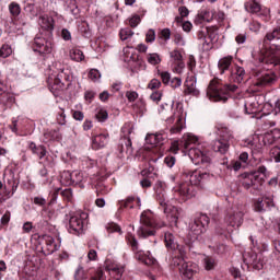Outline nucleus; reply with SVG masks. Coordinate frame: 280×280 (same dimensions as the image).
<instances>
[{
  "label": "nucleus",
  "instance_id": "obj_1",
  "mask_svg": "<svg viewBox=\"0 0 280 280\" xmlns=\"http://www.w3.org/2000/svg\"><path fill=\"white\" fill-rule=\"evenodd\" d=\"M198 143V137L186 133L182 138V145L186 152H188V156L195 165H201L203 170H207V172H211V167L213 165L211 161V155L209 153V150L203 148L202 145L198 147H191L196 145Z\"/></svg>",
  "mask_w": 280,
  "mask_h": 280
},
{
  "label": "nucleus",
  "instance_id": "obj_2",
  "mask_svg": "<svg viewBox=\"0 0 280 280\" xmlns=\"http://www.w3.org/2000/svg\"><path fill=\"white\" fill-rule=\"evenodd\" d=\"M184 182L175 189V194L185 201L198 194V186L209 180L211 173L207 171H188L184 173Z\"/></svg>",
  "mask_w": 280,
  "mask_h": 280
},
{
  "label": "nucleus",
  "instance_id": "obj_3",
  "mask_svg": "<svg viewBox=\"0 0 280 280\" xmlns=\"http://www.w3.org/2000/svg\"><path fill=\"white\" fill-rule=\"evenodd\" d=\"M167 184L164 182H156L155 184V200L159 203V209L166 214V219L171 226L178 224V208L168 205L167 202Z\"/></svg>",
  "mask_w": 280,
  "mask_h": 280
},
{
  "label": "nucleus",
  "instance_id": "obj_4",
  "mask_svg": "<svg viewBox=\"0 0 280 280\" xmlns=\"http://www.w3.org/2000/svg\"><path fill=\"white\" fill-rule=\"evenodd\" d=\"M235 91H237V85L222 84V81L213 79L207 88V97L210 102L226 104L231 97H234L233 93H235Z\"/></svg>",
  "mask_w": 280,
  "mask_h": 280
},
{
  "label": "nucleus",
  "instance_id": "obj_5",
  "mask_svg": "<svg viewBox=\"0 0 280 280\" xmlns=\"http://www.w3.org/2000/svg\"><path fill=\"white\" fill-rule=\"evenodd\" d=\"M140 228L138 229V237L142 240H148V237H153L156 235L159 229L167 226L163 221H156L154 213L150 210H144L140 215Z\"/></svg>",
  "mask_w": 280,
  "mask_h": 280
},
{
  "label": "nucleus",
  "instance_id": "obj_6",
  "mask_svg": "<svg viewBox=\"0 0 280 280\" xmlns=\"http://www.w3.org/2000/svg\"><path fill=\"white\" fill-rule=\"evenodd\" d=\"M54 47V37L49 35L45 37L43 34H37L31 42V48L33 49L34 54H36V56L43 60L44 65H47L45 62L51 58Z\"/></svg>",
  "mask_w": 280,
  "mask_h": 280
},
{
  "label": "nucleus",
  "instance_id": "obj_7",
  "mask_svg": "<svg viewBox=\"0 0 280 280\" xmlns=\"http://www.w3.org/2000/svg\"><path fill=\"white\" fill-rule=\"evenodd\" d=\"M266 172H268V168L264 164H260L256 167V170L241 174L242 186L244 189L261 191V187H264V183H266V180L264 177L259 176V174L266 176Z\"/></svg>",
  "mask_w": 280,
  "mask_h": 280
},
{
  "label": "nucleus",
  "instance_id": "obj_8",
  "mask_svg": "<svg viewBox=\"0 0 280 280\" xmlns=\"http://www.w3.org/2000/svg\"><path fill=\"white\" fill-rule=\"evenodd\" d=\"M126 243L130 246L132 253L135 254V259L140 261V264H144V266H156V258L152 256L150 252H143L139 249V241L135 234L128 232L125 236Z\"/></svg>",
  "mask_w": 280,
  "mask_h": 280
},
{
  "label": "nucleus",
  "instance_id": "obj_9",
  "mask_svg": "<svg viewBox=\"0 0 280 280\" xmlns=\"http://www.w3.org/2000/svg\"><path fill=\"white\" fill-rule=\"evenodd\" d=\"M215 130L220 139L214 140L212 142V150L214 152H219L220 154H226L229 152V148H231V139H233V131L223 124L217 125Z\"/></svg>",
  "mask_w": 280,
  "mask_h": 280
},
{
  "label": "nucleus",
  "instance_id": "obj_10",
  "mask_svg": "<svg viewBox=\"0 0 280 280\" xmlns=\"http://www.w3.org/2000/svg\"><path fill=\"white\" fill-rule=\"evenodd\" d=\"M48 86L51 93H56V91H65V89H69L71 86V70L69 69H60L58 74L51 79H48Z\"/></svg>",
  "mask_w": 280,
  "mask_h": 280
},
{
  "label": "nucleus",
  "instance_id": "obj_11",
  "mask_svg": "<svg viewBox=\"0 0 280 280\" xmlns=\"http://www.w3.org/2000/svg\"><path fill=\"white\" fill-rule=\"evenodd\" d=\"M260 65L277 67L280 65V45L273 44L262 50L258 58Z\"/></svg>",
  "mask_w": 280,
  "mask_h": 280
},
{
  "label": "nucleus",
  "instance_id": "obj_12",
  "mask_svg": "<svg viewBox=\"0 0 280 280\" xmlns=\"http://www.w3.org/2000/svg\"><path fill=\"white\" fill-rule=\"evenodd\" d=\"M252 73L256 78V86H272L278 80L277 73L270 69L255 68Z\"/></svg>",
  "mask_w": 280,
  "mask_h": 280
},
{
  "label": "nucleus",
  "instance_id": "obj_13",
  "mask_svg": "<svg viewBox=\"0 0 280 280\" xmlns=\"http://www.w3.org/2000/svg\"><path fill=\"white\" fill-rule=\"evenodd\" d=\"M89 213L77 212L69 219L68 232L72 235H80L84 231V225L88 224Z\"/></svg>",
  "mask_w": 280,
  "mask_h": 280
},
{
  "label": "nucleus",
  "instance_id": "obj_14",
  "mask_svg": "<svg viewBox=\"0 0 280 280\" xmlns=\"http://www.w3.org/2000/svg\"><path fill=\"white\" fill-rule=\"evenodd\" d=\"M224 222L231 229H240L244 224V212L235 208L226 210Z\"/></svg>",
  "mask_w": 280,
  "mask_h": 280
},
{
  "label": "nucleus",
  "instance_id": "obj_15",
  "mask_svg": "<svg viewBox=\"0 0 280 280\" xmlns=\"http://www.w3.org/2000/svg\"><path fill=\"white\" fill-rule=\"evenodd\" d=\"M164 244L168 253H178L179 255L187 253V247L178 244V240H176V236L172 232L164 233Z\"/></svg>",
  "mask_w": 280,
  "mask_h": 280
},
{
  "label": "nucleus",
  "instance_id": "obj_16",
  "mask_svg": "<svg viewBox=\"0 0 280 280\" xmlns=\"http://www.w3.org/2000/svg\"><path fill=\"white\" fill-rule=\"evenodd\" d=\"M28 150H31L32 154L38 156L39 161H43L45 159L48 167H54V165H56V163L54 162V156L47 155V148H45V145H37L35 144V142L30 141Z\"/></svg>",
  "mask_w": 280,
  "mask_h": 280
},
{
  "label": "nucleus",
  "instance_id": "obj_17",
  "mask_svg": "<svg viewBox=\"0 0 280 280\" xmlns=\"http://www.w3.org/2000/svg\"><path fill=\"white\" fill-rule=\"evenodd\" d=\"M210 222L211 219L209 218V215L201 213L200 215L195 218L194 223L190 226V231L195 235H202V233H207Z\"/></svg>",
  "mask_w": 280,
  "mask_h": 280
},
{
  "label": "nucleus",
  "instance_id": "obj_18",
  "mask_svg": "<svg viewBox=\"0 0 280 280\" xmlns=\"http://www.w3.org/2000/svg\"><path fill=\"white\" fill-rule=\"evenodd\" d=\"M118 210L116 212V215L119 218L121 213H124L125 209H135V207H138V209L141 208V198L137 196H128L125 199L117 201Z\"/></svg>",
  "mask_w": 280,
  "mask_h": 280
},
{
  "label": "nucleus",
  "instance_id": "obj_19",
  "mask_svg": "<svg viewBox=\"0 0 280 280\" xmlns=\"http://www.w3.org/2000/svg\"><path fill=\"white\" fill-rule=\"evenodd\" d=\"M58 196H60L61 200L65 202V207H67L68 202H73V190L71 188H57L50 194L49 205H56L58 202Z\"/></svg>",
  "mask_w": 280,
  "mask_h": 280
},
{
  "label": "nucleus",
  "instance_id": "obj_20",
  "mask_svg": "<svg viewBox=\"0 0 280 280\" xmlns=\"http://www.w3.org/2000/svg\"><path fill=\"white\" fill-rule=\"evenodd\" d=\"M229 82H233L234 84H242L244 79L246 78V70L244 67L233 63L229 73H226Z\"/></svg>",
  "mask_w": 280,
  "mask_h": 280
},
{
  "label": "nucleus",
  "instance_id": "obj_21",
  "mask_svg": "<svg viewBox=\"0 0 280 280\" xmlns=\"http://www.w3.org/2000/svg\"><path fill=\"white\" fill-rule=\"evenodd\" d=\"M244 261L249 268L254 270H264V258H261V254H257L253 250L245 253Z\"/></svg>",
  "mask_w": 280,
  "mask_h": 280
},
{
  "label": "nucleus",
  "instance_id": "obj_22",
  "mask_svg": "<svg viewBox=\"0 0 280 280\" xmlns=\"http://www.w3.org/2000/svg\"><path fill=\"white\" fill-rule=\"evenodd\" d=\"M197 79L196 74H190L186 78L184 83V95H192V97H198L200 95V90L196 88Z\"/></svg>",
  "mask_w": 280,
  "mask_h": 280
},
{
  "label": "nucleus",
  "instance_id": "obj_23",
  "mask_svg": "<svg viewBox=\"0 0 280 280\" xmlns=\"http://www.w3.org/2000/svg\"><path fill=\"white\" fill-rule=\"evenodd\" d=\"M25 126H27L26 118H12L9 128L14 135H18V137H23L25 135Z\"/></svg>",
  "mask_w": 280,
  "mask_h": 280
},
{
  "label": "nucleus",
  "instance_id": "obj_24",
  "mask_svg": "<svg viewBox=\"0 0 280 280\" xmlns=\"http://www.w3.org/2000/svg\"><path fill=\"white\" fill-rule=\"evenodd\" d=\"M179 272L185 280L194 279V275L198 272V265L186 261L179 267Z\"/></svg>",
  "mask_w": 280,
  "mask_h": 280
},
{
  "label": "nucleus",
  "instance_id": "obj_25",
  "mask_svg": "<svg viewBox=\"0 0 280 280\" xmlns=\"http://www.w3.org/2000/svg\"><path fill=\"white\" fill-rule=\"evenodd\" d=\"M271 207H275V201H272V198L270 197H261L254 202V210L258 213H262V211H268V209H270Z\"/></svg>",
  "mask_w": 280,
  "mask_h": 280
},
{
  "label": "nucleus",
  "instance_id": "obj_26",
  "mask_svg": "<svg viewBox=\"0 0 280 280\" xmlns=\"http://www.w3.org/2000/svg\"><path fill=\"white\" fill-rule=\"evenodd\" d=\"M105 270L109 272L110 277L116 280H120L124 277V266L117 264H110V261L105 262Z\"/></svg>",
  "mask_w": 280,
  "mask_h": 280
},
{
  "label": "nucleus",
  "instance_id": "obj_27",
  "mask_svg": "<svg viewBox=\"0 0 280 280\" xmlns=\"http://www.w3.org/2000/svg\"><path fill=\"white\" fill-rule=\"evenodd\" d=\"M106 145H108V132L93 136L92 138L93 150H102V148H106Z\"/></svg>",
  "mask_w": 280,
  "mask_h": 280
},
{
  "label": "nucleus",
  "instance_id": "obj_28",
  "mask_svg": "<svg viewBox=\"0 0 280 280\" xmlns=\"http://www.w3.org/2000/svg\"><path fill=\"white\" fill-rule=\"evenodd\" d=\"M231 67H233V56L231 55L221 58L218 62V69L221 75H226L231 71Z\"/></svg>",
  "mask_w": 280,
  "mask_h": 280
},
{
  "label": "nucleus",
  "instance_id": "obj_29",
  "mask_svg": "<svg viewBox=\"0 0 280 280\" xmlns=\"http://www.w3.org/2000/svg\"><path fill=\"white\" fill-rule=\"evenodd\" d=\"M171 59L175 63V70L180 73L185 69V61H183V52L179 49H174L170 52Z\"/></svg>",
  "mask_w": 280,
  "mask_h": 280
},
{
  "label": "nucleus",
  "instance_id": "obj_30",
  "mask_svg": "<svg viewBox=\"0 0 280 280\" xmlns=\"http://www.w3.org/2000/svg\"><path fill=\"white\" fill-rule=\"evenodd\" d=\"M56 22L54 21V18L48 15L40 16V27L45 32H48V36H51V33L54 32V25Z\"/></svg>",
  "mask_w": 280,
  "mask_h": 280
},
{
  "label": "nucleus",
  "instance_id": "obj_31",
  "mask_svg": "<svg viewBox=\"0 0 280 280\" xmlns=\"http://www.w3.org/2000/svg\"><path fill=\"white\" fill-rule=\"evenodd\" d=\"M245 12L248 14H259V10H261V4L257 2V0H247L244 2Z\"/></svg>",
  "mask_w": 280,
  "mask_h": 280
},
{
  "label": "nucleus",
  "instance_id": "obj_32",
  "mask_svg": "<svg viewBox=\"0 0 280 280\" xmlns=\"http://www.w3.org/2000/svg\"><path fill=\"white\" fill-rule=\"evenodd\" d=\"M171 266H173V268H180V266H183L186 261H185V255H187V252L184 254H179L178 252H171Z\"/></svg>",
  "mask_w": 280,
  "mask_h": 280
},
{
  "label": "nucleus",
  "instance_id": "obj_33",
  "mask_svg": "<svg viewBox=\"0 0 280 280\" xmlns=\"http://www.w3.org/2000/svg\"><path fill=\"white\" fill-rule=\"evenodd\" d=\"M272 40H280V26L275 27L272 31H269L264 37L265 47L268 46V43Z\"/></svg>",
  "mask_w": 280,
  "mask_h": 280
},
{
  "label": "nucleus",
  "instance_id": "obj_34",
  "mask_svg": "<svg viewBox=\"0 0 280 280\" xmlns=\"http://www.w3.org/2000/svg\"><path fill=\"white\" fill-rule=\"evenodd\" d=\"M45 238L48 255H54V253L60 248V243H56V240L51 235L45 234Z\"/></svg>",
  "mask_w": 280,
  "mask_h": 280
},
{
  "label": "nucleus",
  "instance_id": "obj_35",
  "mask_svg": "<svg viewBox=\"0 0 280 280\" xmlns=\"http://www.w3.org/2000/svg\"><path fill=\"white\" fill-rule=\"evenodd\" d=\"M145 12H148V11L142 9V10H139L138 13L131 15L128 19L130 27H132V28L137 27L141 23V19H143L145 16Z\"/></svg>",
  "mask_w": 280,
  "mask_h": 280
},
{
  "label": "nucleus",
  "instance_id": "obj_36",
  "mask_svg": "<svg viewBox=\"0 0 280 280\" xmlns=\"http://www.w3.org/2000/svg\"><path fill=\"white\" fill-rule=\"evenodd\" d=\"M245 113L247 115H253V117H257L259 113H261V107L259 106V103L253 102V103H245Z\"/></svg>",
  "mask_w": 280,
  "mask_h": 280
},
{
  "label": "nucleus",
  "instance_id": "obj_37",
  "mask_svg": "<svg viewBox=\"0 0 280 280\" xmlns=\"http://www.w3.org/2000/svg\"><path fill=\"white\" fill-rule=\"evenodd\" d=\"M44 138L46 141H60L62 135L60 133V129H50L44 132Z\"/></svg>",
  "mask_w": 280,
  "mask_h": 280
},
{
  "label": "nucleus",
  "instance_id": "obj_38",
  "mask_svg": "<svg viewBox=\"0 0 280 280\" xmlns=\"http://www.w3.org/2000/svg\"><path fill=\"white\" fill-rule=\"evenodd\" d=\"M4 187H8L12 190V194H16V190L19 189V182L16 178H14V174L11 173L7 180L4 182Z\"/></svg>",
  "mask_w": 280,
  "mask_h": 280
},
{
  "label": "nucleus",
  "instance_id": "obj_39",
  "mask_svg": "<svg viewBox=\"0 0 280 280\" xmlns=\"http://www.w3.org/2000/svg\"><path fill=\"white\" fill-rule=\"evenodd\" d=\"M206 30H208V33H207V38L208 40H205L207 47H211V44L213 43V40H215V36H218V30L219 27L218 26H209V27H206Z\"/></svg>",
  "mask_w": 280,
  "mask_h": 280
},
{
  "label": "nucleus",
  "instance_id": "obj_40",
  "mask_svg": "<svg viewBox=\"0 0 280 280\" xmlns=\"http://www.w3.org/2000/svg\"><path fill=\"white\" fill-rule=\"evenodd\" d=\"M47 161L44 162V166L38 171V176H40V183L42 185H48L49 184V171L47 170V167H49V165H47Z\"/></svg>",
  "mask_w": 280,
  "mask_h": 280
},
{
  "label": "nucleus",
  "instance_id": "obj_41",
  "mask_svg": "<svg viewBox=\"0 0 280 280\" xmlns=\"http://www.w3.org/2000/svg\"><path fill=\"white\" fill-rule=\"evenodd\" d=\"M44 242H46V243H44ZM36 250L38 253H43L45 255V257H47L49 255L48 249H47V241L45 238V234L42 236H38Z\"/></svg>",
  "mask_w": 280,
  "mask_h": 280
},
{
  "label": "nucleus",
  "instance_id": "obj_42",
  "mask_svg": "<svg viewBox=\"0 0 280 280\" xmlns=\"http://www.w3.org/2000/svg\"><path fill=\"white\" fill-rule=\"evenodd\" d=\"M9 12L11 14L12 21H16L21 15V4H19L18 2H11L9 4Z\"/></svg>",
  "mask_w": 280,
  "mask_h": 280
},
{
  "label": "nucleus",
  "instance_id": "obj_43",
  "mask_svg": "<svg viewBox=\"0 0 280 280\" xmlns=\"http://www.w3.org/2000/svg\"><path fill=\"white\" fill-rule=\"evenodd\" d=\"M215 234L222 240H229V237H231V231L220 223L215 225Z\"/></svg>",
  "mask_w": 280,
  "mask_h": 280
},
{
  "label": "nucleus",
  "instance_id": "obj_44",
  "mask_svg": "<svg viewBox=\"0 0 280 280\" xmlns=\"http://www.w3.org/2000/svg\"><path fill=\"white\" fill-rule=\"evenodd\" d=\"M183 128H185V121L183 120V117L178 116L175 125L170 130L171 135H180Z\"/></svg>",
  "mask_w": 280,
  "mask_h": 280
},
{
  "label": "nucleus",
  "instance_id": "obj_45",
  "mask_svg": "<svg viewBox=\"0 0 280 280\" xmlns=\"http://www.w3.org/2000/svg\"><path fill=\"white\" fill-rule=\"evenodd\" d=\"M60 183L63 187H71L72 185V172L63 171L60 175Z\"/></svg>",
  "mask_w": 280,
  "mask_h": 280
},
{
  "label": "nucleus",
  "instance_id": "obj_46",
  "mask_svg": "<svg viewBox=\"0 0 280 280\" xmlns=\"http://www.w3.org/2000/svg\"><path fill=\"white\" fill-rule=\"evenodd\" d=\"M70 58L74 60V62H82L84 60V52L79 48L70 49Z\"/></svg>",
  "mask_w": 280,
  "mask_h": 280
},
{
  "label": "nucleus",
  "instance_id": "obj_47",
  "mask_svg": "<svg viewBox=\"0 0 280 280\" xmlns=\"http://www.w3.org/2000/svg\"><path fill=\"white\" fill-rule=\"evenodd\" d=\"M238 161L243 163L245 167L247 165H250L252 167L259 165V163H255V161L248 160V152H242L238 156Z\"/></svg>",
  "mask_w": 280,
  "mask_h": 280
},
{
  "label": "nucleus",
  "instance_id": "obj_48",
  "mask_svg": "<svg viewBox=\"0 0 280 280\" xmlns=\"http://www.w3.org/2000/svg\"><path fill=\"white\" fill-rule=\"evenodd\" d=\"M183 140H175L171 143L170 152L173 154H178V151L182 150V152H187L185 147H183Z\"/></svg>",
  "mask_w": 280,
  "mask_h": 280
},
{
  "label": "nucleus",
  "instance_id": "obj_49",
  "mask_svg": "<svg viewBox=\"0 0 280 280\" xmlns=\"http://www.w3.org/2000/svg\"><path fill=\"white\" fill-rule=\"evenodd\" d=\"M15 192H12V189L8 186L3 187V191L0 192V205H3L5 200H10Z\"/></svg>",
  "mask_w": 280,
  "mask_h": 280
},
{
  "label": "nucleus",
  "instance_id": "obj_50",
  "mask_svg": "<svg viewBox=\"0 0 280 280\" xmlns=\"http://www.w3.org/2000/svg\"><path fill=\"white\" fill-rule=\"evenodd\" d=\"M107 233H118V235H124V231L121 226L115 222H109L106 224Z\"/></svg>",
  "mask_w": 280,
  "mask_h": 280
},
{
  "label": "nucleus",
  "instance_id": "obj_51",
  "mask_svg": "<svg viewBox=\"0 0 280 280\" xmlns=\"http://www.w3.org/2000/svg\"><path fill=\"white\" fill-rule=\"evenodd\" d=\"M84 176L82 175V173H80V171H73L72 172V187H78V185H82V180H83Z\"/></svg>",
  "mask_w": 280,
  "mask_h": 280
},
{
  "label": "nucleus",
  "instance_id": "obj_52",
  "mask_svg": "<svg viewBox=\"0 0 280 280\" xmlns=\"http://www.w3.org/2000/svg\"><path fill=\"white\" fill-rule=\"evenodd\" d=\"M82 167L84 170H93V167H97V161L91 158H83Z\"/></svg>",
  "mask_w": 280,
  "mask_h": 280
},
{
  "label": "nucleus",
  "instance_id": "obj_53",
  "mask_svg": "<svg viewBox=\"0 0 280 280\" xmlns=\"http://www.w3.org/2000/svg\"><path fill=\"white\" fill-rule=\"evenodd\" d=\"M95 118L97 119V121L104 122L106 121V119H108V112L105 108H97Z\"/></svg>",
  "mask_w": 280,
  "mask_h": 280
},
{
  "label": "nucleus",
  "instance_id": "obj_54",
  "mask_svg": "<svg viewBox=\"0 0 280 280\" xmlns=\"http://www.w3.org/2000/svg\"><path fill=\"white\" fill-rule=\"evenodd\" d=\"M203 266L207 270H213V268H215V266H218V262L215 261V258H213L211 256H207L203 259Z\"/></svg>",
  "mask_w": 280,
  "mask_h": 280
},
{
  "label": "nucleus",
  "instance_id": "obj_55",
  "mask_svg": "<svg viewBox=\"0 0 280 280\" xmlns=\"http://www.w3.org/2000/svg\"><path fill=\"white\" fill-rule=\"evenodd\" d=\"M119 36L121 40H129V38H132V36H135V32H132V30L129 27L122 28L119 32Z\"/></svg>",
  "mask_w": 280,
  "mask_h": 280
},
{
  "label": "nucleus",
  "instance_id": "obj_56",
  "mask_svg": "<svg viewBox=\"0 0 280 280\" xmlns=\"http://www.w3.org/2000/svg\"><path fill=\"white\" fill-rule=\"evenodd\" d=\"M207 34H209V28L202 26L198 32H197V38L198 40H202V45H207L205 40H208Z\"/></svg>",
  "mask_w": 280,
  "mask_h": 280
},
{
  "label": "nucleus",
  "instance_id": "obj_57",
  "mask_svg": "<svg viewBox=\"0 0 280 280\" xmlns=\"http://www.w3.org/2000/svg\"><path fill=\"white\" fill-rule=\"evenodd\" d=\"M79 32L85 37L89 38L91 36V28H89V23L81 22L79 25Z\"/></svg>",
  "mask_w": 280,
  "mask_h": 280
},
{
  "label": "nucleus",
  "instance_id": "obj_58",
  "mask_svg": "<svg viewBox=\"0 0 280 280\" xmlns=\"http://www.w3.org/2000/svg\"><path fill=\"white\" fill-rule=\"evenodd\" d=\"M9 56H12V47L8 44H3L0 48V58H9Z\"/></svg>",
  "mask_w": 280,
  "mask_h": 280
},
{
  "label": "nucleus",
  "instance_id": "obj_59",
  "mask_svg": "<svg viewBox=\"0 0 280 280\" xmlns=\"http://www.w3.org/2000/svg\"><path fill=\"white\" fill-rule=\"evenodd\" d=\"M145 43L152 45V43H154V40H156V31H154V28H150L145 33Z\"/></svg>",
  "mask_w": 280,
  "mask_h": 280
},
{
  "label": "nucleus",
  "instance_id": "obj_60",
  "mask_svg": "<svg viewBox=\"0 0 280 280\" xmlns=\"http://www.w3.org/2000/svg\"><path fill=\"white\" fill-rule=\"evenodd\" d=\"M147 60L149 65H161V57L156 52L149 54Z\"/></svg>",
  "mask_w": 280,
  "mask_h": 280
},
{
  "label": "nucleus",
  "instance_id": "obj_61",
  "mask_svg": "<svg viewBox=\"0 0 280 280\" xmlns=\"http://www.w3.org/2000/svg\"><path fill=\"white\" fill-rule=\"evenodd\" d=\"M158 75H160L163 84H170V81L172 80V75L170 74V72L158 70Z\"/></svg>",
  "mask_w": 280,
  "mask_h": 280
},
{
  "label": "nucleus",
  "instance_id": "obj_62",
  "mask_svg": "<svg viewBox=\"0 0 280 280\" xmlns=\"http://www.w3.org/2000/svg\"><path fill=\"white\" fill-rule=\"evenodd\" d=\"M158 36L162 40L167 42L170 38H172V31L170 28H163L159 32Z\"/></svg>",
  "mask_w": 280,
  "mask_h": 280
},
{
  "label": "nucleus",
  "instance_id": "obj_63",
  "mask_svg": "<svg viewBox=\"0 0 280 280\" xmlns=\"http://www.w3.org/2000/svg\"><path fill=\"white\" fill-rule=\"evenodd\" d=\"M209 12L208 11H201L200 13H198V15L195 19V23L197 24H202L205 23V21L209 22Z\"/></svg>",
  "mask_w": 280,
  "mask_h": 280
},
{
  "label": "nucleus",
  "instance_id": "obj_64",
  "mask_svg": "<svg viewBox=\"0 0 280 280\" xmlns=\"http://www.w3.org/2000/svg\"><path fill=\"white\" fill-rule=\"evenodd\" d=\"M259 16H262L264 21H270V9L267 7H261L260 5V10L258 12Z\"/></svg>",
  "mask_w": 280,
  "mask_h": 280
}]
</instances>
